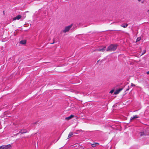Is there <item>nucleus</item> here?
Segmentation results:
<instances>
[{
	"label": "nucleus",
	"instance_id": "6e6552de",
	"mask_svg": "<svg viewBox=\"0 0 149 149\" xmlns=\"http://www.w3.org/2000/svg\"><path fill=\"white\" fill-rule=\"evenodd\" d=\"M74 116H73L72 115H71L70 116L68 117H66L65 118V119L67 120H69L71 118H72V117H73Z\"/></svg>",
	"mask_w": 149,
	"mask_h": 149
},
{
	"label": "nucleus",
	"instance_id": "a878e982",
	"mask_svg": "<svg viewBox=\"0 0 149 149\" xmlns=\"http://www.w3.org/2000/svg\"><path fill=\"white\" fill-rule=\"evenodd\" d=\"M44 14H46V12H45V13H44Z\"/></svg>",
	"mask_w": 149,
	"mask_h": 149
},
{
	"label": "nucleus",
	"instance_id": "4468645a",
	"mask_svg": "<svg viewBox=\"0 0 149 149\" xmlns=\"http://www.w3.org/2000/svg\"><path fill=\"white\" fill-rule=\"evenodd\" d=\"M141 38L140 37H139L137 38L136 40V42H139L141 40Z\"/></svg>",
	"mask_w": 149,
	"mask_h": 149
},
{
	"label": "nucleus",
	"instance_id": "bb28decb",
	"mask_svg": "<svg viewBox=\"0 0 149 149\" xmlns=\"http://www.w3.org/2000/svg\"><path fill=\"white\" fill-rule=\"evenodd\" d=\"M3 13H4V11L3 12Z\"/></svg>",
	"mask_w": 149,
	"mask_h": 149
},
{
	"label": "nucleus",
	"instance_id": "412c9836",
	"mask_svg": "<svg viewBox=\"0 0 149 149\" xmlns=\"http://www.w3.org/2000/svg\"><path fill=\"white\" fill-rule=\"evenodd\" d=\"M95 144L96 145V146L97 145H99V144L98 143H95Z\"/></svg>",
	"mask_w": 149,
	"mask_h": 149
},
{
	"label": "nucleus",
	"instance_id": "9b49d317",
	"mask_svg": "<svg viewBox=\"0 0 149 149\" xmlns=\"http://www.w3.org/2000/svg\"><path fill=\"white\" fill-rule=\"evenodd\" d=\"M73 135V133L72 132H70L68 136V138L69 139L71 137V136Z\"/></svg>",
	"mask_w": 149,
	"mask_h": 149
},
{
	"label": "nucleus",
	"instance_id": "dca6fc26",
	"mask_svg": "<svg viewBox=\"0 0 149 149\" xmlns=\"http://www.w3.org/2000/svg\"><path fill=\"white\" fill-rule=\"evenodd\" d=\"M91 146L93 147H94L96 146V145H95V143H94L93 144H91Z\"/></svg>",
	"mask_w": 149,
	"mask_h": 149
},
{
	"label": "nucleus",
	"instance_id": "a211bd4d",
	"mask_svg": "<svg viewBox=\"0 0 149 149\" xmlns=\"http://www.w3.org/2000/svg\"><path fill=\"white\" fill-rule=\"evenodd\" d=\"M129 89H130L129 87V86H128V88H127L126 89V90L125 91H128L129 90Z\"/></svg>",
	"mask_w": 149,
	"mask_h": 149
},
{
	"label": "nucleus",
	"instance_id": "7ed1b4c3",
	"mask_svg": "<svg viewBox=\"0 0 149 149\" xmlns=\"http://www.w3.org/2000/svg\"><path fill=\"white\" fill-rule=\"evenodd\" d=\"M106 49V47H100L97 49H95V51H99V52H103Z\"/></svg>",
	"mask_w": 149,
	"mask_h": 149
},
{
	"label": "nucleus",
	"instance_id": "0eeeda50",
	"mask_svg": "<svg viewBox=\"0 0 149 149\" xmlns=\"http://www.w3.org/2000/svg\"><path fill=\"white\" fill-rule=\"evenodd\" d=\"M148 134V133L146 132H141V136H146Z\"/></svg>",
	"mask_w": 149,
	"mask_h": 149
},
{
	"label": "nucleus",
	"instance_id": "9d476101",
	"mask_svg": "<svg viewBox=\"0 0 149 149\" xmlns=\"http://www.w3.org/2000/svg\"><path fill=\"white\" fill-rule=\"evenodd\" d=\"M138 117H139L138 116H137V115H135L134 116H133L131 118L130 120H132L134 119L138 118Z\"/></svg>",
	"mask_w": 149,
	"mask_h": 149
},
{
	"label": "nucleus",
	"instance_id": "aec40b11",
	"mask_svg": "<svg viewBox=\"0 0 149 149\" xmlns=\"http://www.w3.org/2000/svg\"><path fill=\"white\" fill-rule=\"evenodd\" d=\"M135 86V85L133 84V83H131V86Z\"/></svg>",
	"mask_w": 149,
	"mask_h": 149
},
{
	"label": "nucleus",
	"instance_id": "f8f14e48",
	"mask_svg": "<svg viewBox=\"0 0 149 149\" xmlns=\"http://www.w3.org/2000/svg\"><path fill=\"white\" fill-rule=\"evenodd\" d=\"M128 25L127 24H122L121 26L122 27H123L124 28H126L127 27V26H128Z\"/></svg>",
	"mask_w": 149,
	"mask_h": 149
},
{
	"label": "nucleus",
	"instance_id": "393cba45",
	"mask_svg": "<svg viewBox=\"0 0 149 149\" xmlns=\"http://www.w3.org/2000/svg\"><path fill=\"white\" fill-rule=\"evenodd\" d=\"M113 91H112H112H111L110 92V93H113Z\"/></svg>",
	"mask_w": 149,
	"mask_h": 149
},
{
	"label": "nucleus",
	"instance_id": "1a4fd4ad",
	"mask_svg": "<svg viewBox=\"0 0 149 149\" xmlns=\"http://www.w3.org/2000/svg\"><path fill=\"white\" fill-rule=\"evenodd\" d=\"M19 43L22 44H25L26 43V40H22L20 41Z\"/></svg>",
	"mask_w": 149,
	"mask_h": 149
},
{
	"label": "nucleus",
	"instance_id": "4be33fe9",
	"mask_svg": "<svg viewBox=\"0 0 149 149\" xmlns=\"http://www.w3.org/2000/svg\"><path fill=\"white\" fill-rule=\"evenodd\" d=\"M77 131H79V132H83V131L82 130H78Z\"/></svg>",
	"mask_w": 149,
	"mask_h": 149
},
{
	"label": "nucleus",
	"instance_id": "b1692460",
	"mask_svg": "<svg viewBox=\"0 0 149 149\" xmlns=\"http://www.w3.org/2000/svg\"><path fill=\"white\" fill-rule=\"evenodd\" d=\"M0 149H3V148L2 147V146L0 147Z\"/></svg>",
	"mask_w": 149,
	"mask_h": 149
},
{
	"label": "nucleus",
	"instance_id": "ddd939ff",
	"mask_svg": "<svg viewBox=\"0 0 149 149\" xmlns=\"http://www.w3.org/2000/svg\"><path fill=\"white\" fill-rule=\"evenodd\" d=\"M26 130H21L20 132H19V133H21V134H23L26 133Z\"/></svg>",
	"mask_w": 149,
	"mask_h": 149
},
{
	"label": "nucleus",
	"instance_id": "f03ea898",
	"mask_svg": "<svg viewBox=\"0 0 149 149\" xmlns=\"http://www.w3.org/2000/svg\"><path fill=\"white\" fill-rule=\"evenodd\" d=\"M72 24H71L68 26H66L64 29L61 32V33H62V32L65 33L66 32H68L70 29L72 27Z\"/></svg>",
	"mask_w": 149,
	"mask_h": 149
},
{
	"label": "nucleus",
	"instance_id": "f257e3e1",
	"mask_svg": "<svg viewBox=\"0 0 149 149\" xmlns=\"http://www.w3.org/2000/svg\"><path fill=\"white\" fill-rule=\"evenodd\" d=\"M117 45L111 44L107 49V51H113L116 49Z\"/></svg>",
	"mask_w": 149,
	"mask_h": 149
},
{
	"label": "nucleus",
	"instance_id": "423d86ee",
	"mask_svg": "<svg viewBox=\"0 0 149 149\" xmlns=\"http://www.w3.org/2000/svg\"><path fill=\"white\" fill-rule=\"evenodd\" d=\"M22 17V16L20 15H18L16 17H14L13 19V20H19V19Z\"/></svg>",
	"mask_w": 149,
	"mask_h": 149
},
{
	"label": "nucleus",
	"instance_id": "f3484780",
	"mask_svg": "<svg viewBox=\"0 0 149 149\" xmlns=\"http://www.w3.org/2000/svg\"><path fill=\"white\" fill-rule=\"evenodd\" d=\"M138 1L139 2L141 1L142 3H143L144 2V0L142 1V0H138Z\"/></svg>",
	"mask_w": 149,
	"mask_h": 149
},
{
	"label": "nucleus",
	"instance_id": "6ab92c4d",
	"mask_svg": "<svg viewBox=\"0 0 149 149\" xmlns=\"http://www.w3.org/2000/svg\"><path fill=\"white\" fill-rule=\"evenodd\" d=\"M53 43H51V44H53L54 43L55 41V40L54 38L53 39Z\"/></svg>",
	"mask_w": 149,
	"mask_h": 149
},
{
	"label": "nucleus",
	"instance_id": "2eb2a0df",
	"mask_svg": "<svg viewBox=\"0 0 149 149\" xmlns=\"http://www.w3.org/2000/svg\"><path fill=\"white\" fill-rule=\"evenodd\" d=\"M146 52V50L145 49L144 50L143 52L141 54L140 56H141L142 55H143L144 53H145Z\"/></svg>",
	"mask_w": 149,
	"mask_h": 149
},
{
	"label": "nucleus",
	"instance_id": "20e7f679",
	"mask_svg": "<svg viewBox=\"0 0 149 149\" xmlns=\"http://www.w3.org/2000/svg\"><path fill=\"white\" fill-rule=\"evenodd\" d=\"M3 149H10L11 145L10 144L7 145H3L2 146Z\"/></svg>",
	"mask_w": 149,
	"mask_h": 149
},
{
	"label": "nucleus",
	"instance_id": "39448f33",
	"mask_svg": "<svg viewBox=\"0 0 149 149\" xmlns=\"http://www.w3.org/2000/svg\"><path fill=\"white\" fill-rule=\"evenodd\" d=\"M123 88H119L117 90H116L114 92V94L116 95L118 94L119 93L122 91L123 89Z\"/></svg>",
	"mask_w": 149,
	"mask_h": 149
},
{
	"label": "nucleus",
	"instance_id": "5701e85b",
	"mask_svg": "<svg viewBox=\"0 0 149 149\" xmlns=\"http://www.w3.org/2000/svg\"><path fill=\"white\" fill-rule=\"evenodd\" d=\"M146 73L148 74H149V71H148V72H146Z\"/></svg>",
	"mask_w": 149,
	"mask_h": 149
}]
</instances>
